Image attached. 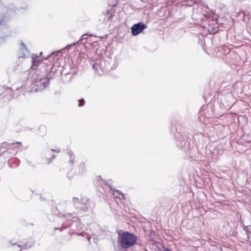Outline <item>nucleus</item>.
Listing matches in <instances>:
<instances>
[{
  "label": "nucleus",
  "instance_id": "nucleus-1",
  "mask_svg": "<svg viewBox=\"0 0 251 251\" xmlns=\"http://www.w3.org/2000/svg\"><path fill=\"white\" fill-rule=\"evenodd\" d=\"M137 240V237L133 233L124 231L119 237L118 241L122 249H127L134 245Z\"/></svg>",
  "mask_w": 251,
  "mask_h": 251
},
{
  "label": "nucleus",
  "instance_id": "nucleus-2",
  "mask_svg": "<svg viewBox=\"0 0 251 251\" xmlns=\"http://www.w3.org/2000/svg\"><path fill=\"white\" fill-rule=\"evenodd\" d=\"M54 75V73L51 71L50 73L47 75L46 77L37 78L34 80L31 83L32 89L28 90L27 91H32L38 92L45 89V88L49 84V80L51 79Z\"/></svg>",
  "mask_w": 251,
  "mask_h": 251
},
{
  "label": "nucleus",
  "instance_id": "nucleus-3",
  "mask_svg": "<svg viewBox=\"0 0 251 251\" xmlns=\"http://www.w3.org/2000/svg\"><path fill=\"white\" fill-rule=\"evenodd\" d=\"M174 126L176 128V131L174 137L176 146L182 151L188 154L190 150V142L187 141L186 137L184 136L180 133L181 130L178 129L176 125H174Z\"/></svg>",
  "mask_w": 251,
  "mask_h": 251
},
{
  "label": "nucleus",
  "instance_id": "nucleus-4",
  "mask_svg": "<svg viewBox=\"0 0 251 251\" xmlns=\"http://www.w3.org/2000/svg\"><path fill=\"white\" fill-rule=\"evenodd\" d=\"M72 202L75 208L77 210V213L80 211H87L90 209V202L86 197H83L80 199L73 197Z\"/></svg>",
  "mask_w": 251,
  "mask_h": 251
},
{
  "label": "nucleus",
  "instance_id": "nucleus-5",
  "mask_svg": "<svg viewBox=\"0 0 251 251\" xmlns=\"http://www.w3.org/2000/svg\"><path fill=\"white\" fill-rule=\"evenodd\" d=\"M9 147L7 148V151H3L1 152V154L4 156H9L8 154H10L12 155L16 154L17 151L15 149L19 146H21V144L20 142L11 143L10 144H7Z\"/></svg>",
  "mask_w": 251,
  "mask_h": 251
},
{
  "label": "nucleus",
  "instance_id": "nucleus-6",
  "mask_svg": "<svg viewBox=\"0 0 251 251\" xmlns=\"http://www.w3.org/2000/svg\"><path fill=\"white\" fill-rule=\"evenodd\" d=\"M220 30H222V29H220L218 19H216L212 20L211 22H209L207 27V30L209 34H215Z\"/></svg>",
  "mask_w": 251,
  "mask_h": 251
},
{
  "label": "nucleus",
  "instance_id": "nucleus-7",
  "mask_svg": "<svg viewBox=\"0 0 251 251\" xmlns=\"http://www.w3.org/2000/svg\"><path fill=\"white\" fill-rule=\"evenodd\" d=\"M147 28L146 25L142 22L134 24L131 27V33L133 36H136Z\"/></svg>",
  "mask_w": 251,
  "mask_h": 251
},
{
  "label": "nucleus",
  "instance_id": "nucleus-8",
  "mask_svg": "<svg viewBox=\"0 0 251 251\" xmlns=\"http://www.w3.org/2000/svg\"><path fill=\"white\" fill-rule=\"evenodd\" d=\"M106 185H108L109 188V192L110 193L112 194L113 196H114L116 198H118L120 200H124L125 199V194H123L119 190H117L115 189L112 186H111L108 182L105 183Z\"/></svg>",
  "mask_w": 251,
  "mask_h": 251
},
{
  "label": "nucleus",
  "instance_id": "nucleus-9",
  "mask_svg": "<svg viewBox=\"0 0 251 251\" xmlns=\"http://www.w3.org/2000/svg\"><path fill=\"white\" fill-rule=\"evenodd\" d=\"M19 58H25L29 55V52L25 44L22 41L19 47Z\"/></svg>",
  "mask_w": 251,
  "mask_h": 251
},
{
  "label": "nucleus",
  "instance_id": "nucleus-10",
  "mask_svg": "<svg viewBox=\"0 0 251 251\" xmlns=\"http://www.w3.org/2000/svg\"><path fill=\"white\" fill-rule=\"evenodd\" d=\"M77 214V212L73 213H68L64 214H60L59 215L61 217H64L67 221L73 220L74 222H76L78 220V217L76 215Z\"/></svg>",
  "mask_w": 251,
  "mask_h": 251
},
{
  "label": "nucleus",
  "instance_id": "nucleus-11",
  "mask_svg": "<svg viewBox=\"0 0 251 251\" xmlns=\"http://www.w3.org/2000/svg\"><path fill=\"white\" fill-rule=\"evenodd\" d=\"M68 155L69 156V169L72 170L74 169V164L75 161V157L72 151H68Z\"/></svg>",
  "mask_w": 251,
  "mask_h": 251
},
{
  "label": "nucleus",
  "instance_id": "nucleus-12",
  "mask_svg": "<svg viewBox=\"0 0 251 251\" xmlns=\"http://www.w3.org/2000/svg\"><path fill=\"white\" fill-rule=\"evenodd\" d=\"M74 169V173L77 175L82 174L85 170V164L84 162H81L77 167Z\"/></svg>",
  "mask_w": 251,
  "mask_h": 251
},
{
  "label": "nucleus",
  "instance_id": "nucleus-13",
  "mask_svg": "<svg viewBox=\"0 0 251 251\" xmlns=\"http://www.w3.org/2000/svg\"><path fill=\"white\" fill-rule=\"evenodd\" d=\"M8 28L7 30L0 29V45L5 43L7 37L8 36Z\"/></svg>",
  "mask_w": 251,
  "mask_h": 251
},
{
  "label": "nucleus",
  "instance_id": "nucleus-14",
  "mask_svg": "<svg viewBox=\"0 0 251 251\" xmlns=\"http://www.w3.org/2000/svg\"><path fill=\"white\" fill-rule=\"evenodd\" d=\"M6 18L5 16L0 15V29H3L4 30H7V26L5 24Z\"/></svg>",
  "mask_w": 251,
  "mask_h": 251
},
{
  "label": "nucleus",
  "instance_id": "nucleus-15",
  "mask_svg": "<svg viewBox=\"0 0 251 251\" xmlns=\"http://www.w3.org/2000/svg\"><path fill=\"white\" fill-rule=\"evenodd\" d=\"M88 38V35L87 34H83L81 38V39L79 40L78 41L76 42V43H74L73 44H71L70 45H68L66 47V49L68 50H69L72 46H75L76 44H78V42H81L84 40H87Z\"/></svg>",
  "mask_w": 251,
  "mask_h": 251
},
{
  "label": "nucleus",
  "instance_id": "nucleus-16",
  "mask_svg": "<svg viewBox=\"0 0 251 251\" xmlns=\"http://www.w3.org/2000/svg\"><path fill=\"white\" fill-rule=\"evenodd\" d=\"M53 151H56V152L58 153L60 151L59 150H54L53 149H51L50 151H48V153L49 154H50V155H51V156H49L48 153H47L46 154V157L47 158H49L51 160H52V159H53L55 157V156L54 155V154H52V153L53 152Z\"/></svg>",
  "mask_w": 251,
  "mask_h": 251
},
{
  "label": "nucleus",
  "instance_id": "nucleus-17",
  "mask_svg": "<svg viewBox=\"0 0 251 251\" xmlns=\"http://www.w3.org/2000/svg\"><path fill=\"white\" fill-rule=\"evenodd\" d=\"M34 245V242L33 240L28 241L25 244V247L26 249H29L32 247Z\"/></svg>",
  "mask_w": 251,
  "mask_h": 251
},
{
  "label": "nucleus",
  "instance_id": "nucleus-18",
  "mask_svg": "<svg viewBox=\"0 0 251 251\" xmlns=\"http://www.w3.org/2000/svg\"><path fill=\"white\" fill-rule=\"evenodd\" d=\"M78 102H79V103H78V106L79 107H81L82 106H83L85 104V100L83 99H81L79 100H78Z\"/></svg>",
  "mask_w": 251,
  "mask_h": 251
},
{
  "label": "nucleus",
  "instance_id": "nucleus-19",
  "mask_svg": "<svg viewBox=\"0 0 251 251\" xmlns=\"http://www.w3.org/2000/svg\"><path fill=\"white\" fill-rule=\"evenodd\" d=\"M67 227H68V225H64V224H62V226L60 228H61V231H62L63 230V229H65Z\"/></svg>",
  "mask_w": 251,
  "mask_h": 251
},
{
  "label": "nucleus",
  "instance_id": "nucleus-20",
  "mask_svg": "<svg viewBox=\"0 0 251 251\" xmlns=\"http://www.w3.org/2000/svg\"><path fill=\"white\" fill-rule=\"evenodd\" d=\"M63 69H64V71H63L62 72V73H61L62 74H63L64 73V75H66L69 74L70 73V72L65 71V70L66 69L65 68H63Z\"/></svg>",
  "mask_w": 251,
  "mask_h": 251
},
{
  "label": "nucleus",
  "instance_id": "nucleus-21",
  "mask_svg": "<svg viewBox=\"0 0 251 251\" xmlns=\"http://www.w3.org/2000/svg\"><path fill=\"white\" fill-rule=\"evenodd\" d=\"M186 1H187V2L190 3L189 4V6H191V5H192V3H194V2H193L192 0H186Z\"/></svg>",
  "mask_w": 251,
  "mask_h": 251
},
{
  "label": "nucleus",
  "instance_id": "nucleus-22",
  "mask_svg": "<svg viewBox=\"0 0 251 251\" xmlns=\"http://www.w3.org/2000/svg\"><path fill=\"white\" fill-rule=\"evenodd\" d=\"M112 16L111 15L110 16H106V17L105 18H107V20H109V21H111V19H112Z\"/></svg>",
  "mask_w": 251,
  "mask_h": 251
},
{
  "label": "nucleus",
  "instance_id": "nucleus-23",
  "mask_svg": "<svg viewBox=\"0 0 251 251\" xmlns=\"http://www.w3.org/2000/svg\"><path fill=\"white\" fill-rule=\"evenodd\" d=\"M97 180L98 181H100L101 180H102V178L100 176H99L98 177H97Z\"/></svg>",
  "mask_w": 251,
  "mask_h": 251
},
{
  "label": "nucleus",
  "instance_id": "nucleus-24",
  "mask_svg": "<svg viewBox=\"0 0 251 251\" xmlns=\"http://www.w3.org/2000/svg\"><path fill=\"white\" fill-rule=\"evenodd\" d=\"M55 53H55V52H54V53H52L51 54H50V55H49V56H48V57H49V58H52V56H54V54H55Z\"/></svg>",
  "mask_w": 251,
  "mask_h": 251
},
{
  "label": "nucleus",
  "instance_id": "nucleus-25",
  "mask_svg": "<svg viewBox=\"0 0 251 251\" xmlns=\"http://www.w3.org/2000/svg\"><path fill=\"white\" fill-rule=\"evenodd\" d=\"M27 163L28 164V165H32V162H31V161H27Z\"/></svg>",
  "mask_w": 251,
  "mask_h": 251
},
{
  "label": "nucleus",
  "instance_id": "nucleus-26",
  "mask_svg": "<svg viewBox=\"0 0 251 251\" xmlns=\"http://www.w3.org/2000/svg\"><path fill=\"white\" fill-rule=\"evenodd\" d=\"M10 244H11L12 246H14V245H16V243H13L12 242V241H10Z\"/></svg>",
  "mask_w": 251,
  "mask_h": 251
},
{
  "label": "nucleus",
  "instance_id": "nucleus-27",
  "mask_svg": "<svg viewBox=\"0 0 251 251\" xmlns=\"http://www.w3.org/2000/svg\"><path fill=\"white\" fill-rule=\"evenodd\" d=\"M87 238L88 241L89 242H90V238H90V237H89V236H87Z\"/></svg>",
  "mask_w": 251,
  "mask_h": 251
},
{
  "label": "nucleus",
  "instance_id": "nucleus-28",
  "mask_svg": "<svg viewBox=\"0 0 251 251\" xmlns=\"http://www.w3.org/2000/svg\"><path fill=\"white\" fill-rule=\"evenodd\" d=\"M165 251H171V250H169V249H168V248H166V249H165Z\"/></svg>",
  "mask_w": 251,
  "mask_h": 251
},
{
  "label": "nucleus",
  "instance_id": "nucleus-29",
  "mask_svg": "<svg viewBox=\"0 0 251 251\" xmlns=\"http://www.w3.org/2000/svg\"><path fill=\"white\" fill-rule=\"evenodd\" d=\"M77 235H81V236H84L83 233H80V234H77Z\"/></svg>",
  "mask_w": 251,
  "mask_h": 251
},
{
  "label": "nucleus",
  "instance_id": "nucleus-30",
  "mask_svg": "<svg viewBox=\"0 0 251 251\" xmlns=\"http://www.w3.org/2000/svg\"><path fill=\"white\" fill-rule=\"evenodd\" d=\"M93 68L94 69H95V64H94V65H93Z\"/></svg>",
  "mask_w": 251,
  "mask_h": 251
},
{
  "label": "nucleus",
  "instance_id": "nucleus-31",
  "mask_svg": "<svg viewBox=\"0 0 251 251\" xmlns=\"http://www.w3.org/2000/svg\"><path fill=\"white\" fill-rule=\"evenodd\" d=\"M19 251H22V250H20Z\"/></svg>",
  "mask_w": 251,
  "mask_h": 251
}]
</instances>
